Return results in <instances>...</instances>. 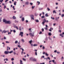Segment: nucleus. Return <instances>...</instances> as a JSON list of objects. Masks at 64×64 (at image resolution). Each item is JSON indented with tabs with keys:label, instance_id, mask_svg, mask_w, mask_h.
Segmentation results:
<instances>
[{
	"label": "nucleus",
	"instance_id": "obj_6",
	"mask_svg": "<svg viewBox=\"0 0 64 64\" xmlns=\"http://www.w3.org/2000/svg\"><path fill=\"white\" fill-rule=\"evenodd\" d=\"M20 64H23V62H22V60H20Z\"/></svg>",
	"mask_w": 64,
	"mask_h": 64
},
{
	"label": "nucleus",
	"instance_id": "obj_43",
	"mask_svg": "<svg viewBox=\"0 0 64 64\" xmlns=\"http://www.w3.org/2000/svg\"><path fill=\"white\" fill-rule=\"evenodd\" d=\"M34 7H35V6H32V9H34Z\"/></svg>",
	"mask_w": 64,
	"mask_h": 64
},
{
	"label": "nucleus",
	"instance_id": "obj_16",
	"mask_svg": "<svg viewBox=\"0 0 64 64\" xmlns=\"http://www.w3.org/2000/svg\"><path fill=\"white\" fill-rule=\"evenodd\" d=\"M60 36H61L62 37H63V34H60Z\"/></svg>",
	"mask_w": 64,
	"mask_h": 64
},
{
	"label": "nucleus",
	"instance_id": "obj_41",
	"mask_svg": "<svg viewBox=\"0 0 64 64\" xmlns=\"http://www.w3.org/2000/svg\"><path fill=\"white\" fill-rule=\"evenodd\" d=\"M35 54L36 55V56H37V52H36L35 53Z\"/></svg>",
	"mask_w": 64,
	"mask_h": 64
},
{
	"label": "nucleus",
	"instance_id": "obj_32",
	"mask_svg": "<svg viewBox=\"0 0 64 64\" xmlns=\"http://www.w3.org/2000/svg\"><path fill=\"white\" fill-rule=\"evenodd\" d=\"M2 12V9L0 8V12Z\"/></svg>",
	"mask_w": 64,
	"mask_h": 64
},
{
	"label": "nucleus",
	"instance_id": "obj_58",
	"mask_svg": "<svg viewBox=\"0 0 64 64\" xmlns=\"http://www.w3.org/2000/svg\"><path fill=\"white\" fill-rule=\"evenodd\" d=\"M42 48L43 49H45V47H44V46H43V47H42Z\"/></svg>",
	"mask_w": 64,
	"mask_h": 64
},
{
	"label": "nucleus",
	"instance_id": "obj_57",
	"mask_svg": "<svg viewBox=\"0 0 64 64\" xmlns=\"http://www.w3.org/2000/svg\"><path fill=\"white\" fill-rule=\"evenodd\" d=\"M6 61H8V59H7V58H6Z\"/></svg>",
	"mask_w": 64,
	"mask_h": 64
},
{
	"label": "nucleus",
	"instance_id": "obj_22",
	"mask_svg": "<svg viewBox=\"0 0 64 64\" xmlns=\"http://www.w3.org/2000/svg\"><path fill=\"white\" fill-rule=\"evenodd\" d=\"M45 54L46 56H48V54H47V53L46 52Z\"/></svg>",
	"mask_w": 64,
	"mask_h": 64
},
{
	"label": "nucleus",
	"instance_id": "obj_3",
	"mask_svg": "<svg viewBox=\"0 0 64 64\" xmlns=\"http://www.w3.org/2000/svg\"><path fill=\"white\" fill-rule=\"evenodd\" d=\"M23 32H20V35H21V36H23Z\"/></svg>",
	"mask_w": 64,
	"mask_h": 64
},
{
	"label": "nucleus",
	"instance_id": "obj_37",
	"mask_svg": "<svg viewBox=\"0 0 64 64\" xmlns=\"http://www.w3.org/2000/svg\"><path fill=\"white\" fill-rule=\"evenodd\" d=\"M13 32L14 33H15L16 32V31L15 30H13Z\"/></svg>",
	"mask_w": 64,
	"mask_h": 64
},
{
	"label": "nucleus",
	"instance_id": "obj_49",
	"mask_svg": "<svg viewBox=\"0 0 64 64\" xmlns=\"http://www.w3.org/2000/svg\"><path fill=\"white\" fill-rule=\"evenodd\" d=\"M46 28H48V26H47V25H46Z\"/></svg>",
	"mask_w": 64,
	"mask_h": 64
},
{
	"label": "nucleus",
	"instance_id": "obj_42",
	"mask_svg": "<svg viewBox=\"0 0 64 64\" xmlns=\"http://www.w3.org/2000/svg\"><path fill=\"white\" fill-rule=\"evenodd\" d=\"M52 62H53V63H54V62H55V60H52Z\"/></svg>",
	"mask_w": 64,
	"mask_h": 64
},
{
	"label": "nucleus",
	"instance_id": "obj_46",
	"mask_svg": "<svg viewBox=\"0 0 64 64\" xmlns=\"http://www.w3.org/2000/svg\"><path fill=\"white\" fill-rule=\"evenodd\" d=\"M7 48H8L9 50H10V47H8V46H7Z\"/></svg>",
	"mask_w": 64,
	"mask_h": 64
},
{
	"label": "nucleus",
	"instance_id": "obj_30",
	"mask_svg": "<svg viewBox=\"0 0 64 64\" xmlns=\"http://www.w3.org/2000/svg\"><path fill=\"white\" fill-rule=\"evenodd\" d=\"M11 60L12 61H13V60H14V58H12L11 59Z\"/></svg>",
	"mask_w": 64,
	"mask_h": 64
},
{
	"label": "nucleus",
	"instance_id": "obj_56",
	"mask_svg": "<svg viewBox=\"0 0 64 64\" xmlns=\"http://www.w3.org/2000/svg\"><path fill=\"white\" fill-rule=\"evenodd\" d=\"M28 20H26V23H28Z\"/></svg>",
	"mask_w": 64,
	"mask_h": 64
},
{
	"label": "nucleus",
	"instance_id": "obj_8",
	"mask_svg": "<svg viewBox=\"0 0 64 64\" xmlns=\"http://www.w3.org/2000/svg\"><path fill=\"white\" fill-rule=\"evenodd\" d=\"M59 19V17H58L57 18V17H56V20H58V19Z\"/></svg>",
	"mask_w": 64,
	"mask_h": 64
},
{
	"label": "nucleus",
	"instance_id": "obj_7",
	"mask_svg": "<svg viewBox=\"0 0 64 64\" xmlns=\"http://www.w3.org/2000/svg\"><path fill=\"white\" fill-rule=\"evenodd\" d=\"M3 22L4 23H6L7 22V20H3Z\"/></svg>",
	"mask_w": 64,
	"mask_h": 64
},
{
	"label": "nucleus",
	"instance_id": "obj_35",
	"mask_svg": "<svg viewBox=\"0 0 64 64\" xmlns=\"http://www.w3.org/2000/svg\"><path fill=\"white\" fill-rule=\"evenodd\" d=\"M39 10H42V9H43V8H39Z\"/></svg>",
	"mask_w": 64,
	"mask_h": 64
},
{
	"label": "nucleus",
	"instance_id": "obj_33",
	"mask_svg": "<svg viewBox=\"0 0 64 64\" xmlns=\"http://www.w3.org/2000/svg\"><path fill=\"white\" fill-rule=\"evenodd\" d=\"M38 45L37 44H34V46H37Z\"/></svg>",
	"mask_w": 64,
	"mask_h": 64
},
{
	"label": "nucleus",
	"instance_id": "obj_62",
	"mask_svg": "<svg viewBox=\"0 0 64 64\" xmlns=\"http://www.w3.org/2000/svg\"><path fill=\"white\" fill-rule=\"evenodd\" d=\"M4 39H6V37H5V36H4Z\"/></svg>",
	"mask_w": 64,
	"mask_h": 64
},
{
	"label": "nucleus",
	"instance_id": "obj_38",
	"mask_svg": "<svg viewBox=\"0 0 64 64\" xmlns=\"http://www.w3.org/2000/svg\"><path fill=\"white\" fill-rule=\"evenodd\" d=\"M18 47H20H20H21V46H20V44H18Z\"/></svg>",
	"mask_w": 64,
	"mask_h": 64
},
{
	"label": "nucleus",
	"instance_id": "obj_48",
	"mask_svg": "<svg viewBox=\"0 0 64 64\" xmlns=\"http://www.w3.org/2000/svg\"><path fill=\"white\" fill-rule=\"evenodd\" d=\"M6 43H9V42H8V41H7L6 42Z\"/></svg>",
	"mask_w": 64,
	"mask_h": 64
},
{
	"label": "nucleus",
	"instance_id": "obj_54",
	"mask_svg": "<svg viewBox=\"0 0 64 64\" xmlns=\"http://www.w3.org/2000/svg\"><path fill=\"white\" fill-rule=\"evenodd\" d=\"M30 5H32L33 4V3L31 2V3H30Z\"/></svg>",
	"mask_w": 64,
	"mask_h": 64
},
{
	"label": "nucleus",
	"instance_id": "obj_60",
	"mask_svg": "<svg viewBox=\"0 0 64 64\" xmlns=\"http://www.w3.org/2000/svg\"><path fill=\"white\" fill-rule=\"evenodd\" d=\"M16 28L17 29V30H18V29H19L18 28L17 26L16 27Z\"/></svg>",
	"mask_w": 64,
	"mask_h": 64
},
{
	"label": "nucleus",
	"instance_id": "obj_59",
	"mask_svg": "<svg viewBox=\"0 0 64 64\" xmlns=\"http://www.w3.org/2000/svg\"><path fill=\"white\" fill-rule=\"evenodd\" d=\"M46 23H48V22H49V21H48V20H47L46 21Z\"/></svg>",
	"mask_w": 64,
	"mask_h": 64
},
{
	"label": "nucleus",
	"instance_id": "obj_18",
	"mask_svg": "<svg viewBox=\"0 0 64 64\" xmlns=\"http://www.w3.org/2000/svg\"><path fill=\"white\" fill-rule=\"evenodd\" d=\"M24 18H22V21H24Z\"/></svg>",
	"mask_w": 64,
	"mask_h": 64
},
{
	"label": "nucleus",
	"instance_id": "obj_28",
	"mask_svg": "<svg viewBox=\"0 0 64 64\" xmlns=\"http://www.w3.org/2000/svg\"><path fill=\"white\" fill-rule=\"evenodd\" d=\"M17 43H18V41L16 40L15 41V44H17Z\"/></svg>",
	"mask_w": 64,
	"mask_h": 64
},
{
	"label": "nucleus",
	"instance_id": "obj_12",
	"mask_svg": "<svg viewBox=\"0 0 64 64\" xmlns=\"http://www.w3.org/2000/svg\"><path fill=\"white\" fill-rule=\"evenodd\" d=\"M51 32H49L48 33V34L49 36H51V35H52V34H51Z\"/></svg>",
	"mask_w": 64,
	"mask_h": 64
},
{
	"label": "nucleus",
	"instance_id": "obj_10",
	"mask_svg": "<svg viewBox=\"0 0 64 64\" xmlns=\"http://www.w3.org/2000/svg\"><path fill=\"white\" fill-rule=\"evenodd\" d=\"M12 19L14 20L16 19V17H15V16H13L12 17Z\"/></svg>",
	"mask_w": 64,
	"mask_h": 64
},
{
	"label": "nucleus",
	"instance_id": "obj_23",
	"mask_svg": "<svg viewBox=\"0 0 64 64\" xmlns=\"http://www.w3.org/2000/svg\"><path fill=\"white\" fill-rule=\"evenodd\" d=\"M32 40H31L29 42L30 44H31V43H32Z\"/></svg>",
	"mask_w": 64,
	"mask_h": 64
},
{
	"label": "nucleus",
	"instance_id": "obj_20",
	"mask_svg": "<svg viewBox=\"0 0 64 64\" xmlns=\"http://www.w3.org/2000/svg\"><path fill=\"white\" fill-rule=\"evenodd\" d=\"M19 30H20V31H21V26H20L19 28Z\"/></svg>",
	"mask_w": 64,
	"mask_h": 64
},
{
	"label": "nucleus",
	"instance_id": "obj_47",
	"mask_svg": "<svg viewBox=\"0 0 64 64\" xmlns=\"http://www.w3.org/2000/svg\"><path fill=\"white\" fill-rule=\"evenodd\" d=\"M54 53H56L57 52V50H56L54 51Z\"/></svg>",
	"mask_w": 64,
	"mask_h": 64
},
{
	"label": "nucleus",
	"instance_id": "obj_50",
	"mask_svg": "<svg viewBox=\"0 0 64 64\" xmlns=\"http://www.w3.org/2000/svg\"><path fill=\"white\" fill-rule=\"evenodd\" d=\"M63 59H64V58L62 56V60H63Z\"/></svg>",
	"mask_w": 64,
	"mask_h": 64
},
{
	"label": "nucleus",
	"instance_id": "obj_51",
	"mask_svg": "<svg viewBox=\"0 0 64 64\" xmlns=\"http://www.w3.org/2000/svg\"><path fill=\"white\" fill-rule=\"evenodd\" d=\"M14 55H15L16 54V52H14Z\"/></svg>",
	"mask_w": 64,
	"mask_h": 64
},
{
	"label": "nucleus",
	"instance_id": "obj_61",
	"mask_svg": "<svg viewBox=\"0 0 64 64\" xmlns=\"http://www.w3.org/2000/svg\"><path fill=\"white\" fill-rule=\"evenodd\" d=\"M6 6H4V9H5V8H6Z\"/></svg>",
	"mask_w": 64,
	"mask_h": 64
},
{
	"label": "nucleus",
	"instance_id": "obj_13",
	"mask_svg": "<svg viewBox=\"0 0 64 64\" xmlns=\"http://www.w3.org/2000/svg\"><path fill=\"white\" fill-rule=\"evenodd\" d=\"M36 60L35 58H33L32 61H36Z\"/></svg>",
	"mask_w": 64,
	"mask_h": 64
},
{
	"label": "nucleus",
	"instance_id": "obj_21",
	"mask_svg": "<svg viewBox=\"0 0 64 64\" xmlns=\"http://www.w3.org/2000/svg\"><path fill=\"white\" fill-rule=\"evenodd\" d=\"M45 40L46 41H47V40H48V38H47V37H46Z\"/></svg>",
	"mask_w": 64,
	"mask_h": 64
},
{
	"label": "nucleus",
	"instance_id": "obj_24",
	"mask_svg": "<svg viewBox=\"0 0 64 64\" xmlns=\"http://www.w3.org/2000/svg\"><path fill=\"white\" fill-rule=\"evenodd\" d=\"M26 5H28V4H29V2H26Z\"/></svg>",
	"mask_w": 64,
	"mask_h": 64
},
{
	"label": "nucleus",
	"instance_id": "obj_29",
	"mask_svg": "<svg viewBox=\"0 0 64 64\" xmlns=\"http://www.w3.org/2000/svg\"><path fill=\"white\" fill-rule=\"evenodd\" d=\"M64 16V14H62L61 15V17H63Z\"/></svg>",
	"mask_w": 64,
	"mask_h": 64
},
{
	"label": "nucleus",
	"instance_id": "obj_36",
	"mask_svg": "<svg viewBox=\"0 0 64 64\" xmlns=\"http://www.w3.org/2000/svg\"><path fill=\"white\" fill-rule=\"evenodd\" d=\"M42 18H45V16H43L41 17Z\"/></svg>",
	"mask_w": 64,
	"mask_h": 64
},
{
	"label": "nucleus",
	"instance_id": "obj_55",
	"mask_svg": "<svg viewBox=\"0 0 64 64\" xmlns=\"http://www.w3.org/2000/svg\"><path fill=\"white\" fill-rule=\"evenodd\" d=\"M44 28H45V30H47L48 29L46 27Z\"/></svg>",
	"mask_w": 64,
	"mask_h": 64
},
{
	"label": "nucleus",
	"instance_id": "obj_5",
	"mask_svg": "<svg viewBox=\"0 0 64 64\" xmlns=\"http://www.w3.org/2000/svg\"><path fill=\"white\" fill-rule=\"evenodd\" d=\"M6 23L10 24L11 23V22H10V21H6Z\"/></svg>",
	"mask_w": 64,
	"mask_h": 64
},
{
	"label": "nucleus",
	"instance_id": "obj_40",
	"mask_svg": "<svg viewBox=\"0 0 64 64\" xmlns=\"http://www.w3.org/2000/svg\"><path fill=\"white\" fill-rule=\"evenodd\" d=\"M37 3H38V5H39V4H40V2H38V1L37 2Z\"/></svg>",
	"mask_w": 64,
	"mask_h": 64
},
{
	"label": "nucleus",
	"instance_id": "obj_4",
	"mask_svg": "<svg viewBox=\"0 0 64 64\" xmlns=\"http://www.w3.org/2000/svg\"><path fill=\"white\" fill-rule=\"evenodd\" d=\"M9 51H5L4 52V53L5 54H8V53H9Z\"/></svg>",
	"mask_w": 64,
	"mask_h": 64
},
{
	"label": "nucleus",
	"instance_id": "obj_39",
	"mask_svg": "<svg viewBox=\"0 0 64 64\" xmlns=\"http://www.w3.org/2000/svg\"><path fill=\"white\" fill-rule=\"evenodd\" d=\"M47 58H48V59L49 60H50V57H48Z\"/></svg>",
	"mask_w": 64,
	"mask_h": 64
},
{
	"label": "nucleus",
	"instance_id": "obj_45",
	"mask_svg": "<svg viewBox=\"0 0 64 64\" xmlns=\"http://www.w3.org/2000/svg\"><path fill=\"white\" fill-rule=\"evenodd\" d=\"M35 15L36 16H37L38 15V14H37V13H36L35 14Z\"/></svg>",
	"mask_w": 64,
	"mask_h": 64
},
{
	"label": "nucleus",
	"instance_id": "obj_27",
	"mask_svg": "<svg viewBox=\"0 0 64 64\" xmlns=\"http://www.w3.org/2000/svg\"><path fill=\"white\" fill-rule=\"evenodd\" d=\"M35 21H36V22H39V20H35Z\"/></svg>",
	"mask_w": 64,
	"mask_h": 64
},
{
	"label": "nucleus",
	"instance_id": "obj_64",
	"mask_svg": "<svg viewBox=\"0 0 64 64\" xmlns=\"http://www.w3.org/2000/svg\"><path fill=\"white\" fill-rule=\"evenodd\" d=\"M40 64H45V63H40Z\"/></svg>",
	"mask_w": 64,
	"mask_h": 64
},
{
	"label": "nucleus",
	"instance_id": "obj_11",
	"mask_svg": "<svg viewBox=\"0 0 64 64\" xmlns=\"http://www.w3.org/2000/svg\"><path fill=\"white\" fill-rule=\"evenodd\" d=\"M34 16L32 15V16H31V18L32 19H33L34 20Z\"/></svg>",
	"mask_w": 64,
	"mask_h": 64
},
{
	"label": "nucleus",
	"instance_id": "obj_52",
	"mask_svg": "<svg viewBox=\"0 0 64 64\" xmlns=\"http://www.w3.org/2000/svg\"><path fill=\"white\" fill-rule=\"evenodd\" d=\"M57 53L58 54H60V52H57Z\"/></svg>",
	"mask_w": 64,
	"mask_h": 64
},
{
	"label": "nucleus",
	"instance_id": "obj_53",
	"mask_svg": "<svg viewBox=\"0 0 64 64\" xmlns=\"http://www.w3.org/2000/svg\"><path fill=\"white\" fill-rule=\"evenodd\" d=\"M49 31H50V32H52V30H51V29L49 30Z\"/></svg>",
	"mask_w": 64,
	"mask_h": 64
},
{
	"label": "nucleus",
	"instance_id": "obj_44",
	"mask_svg": "<svg viewBox=\"0 0 64 64\" xmlns=\"http://www.w3.org/2000/svg\"><path fill=\"white\" fill-rule=\"evenodd\" d=\"M47 9H48V11H50V9L49 8H47Z\"/></svg>",
	"mask_w": 64,
	"mask_h": 64
},
{
	"label": "nucleus",
	"instance_id": "obj_19",
	"mask_svg": "<svg viewBox=\"0 0 64 64\" xmlns=\"http://www.w3.org/2000/svg\"><path fill=\"white\" fill-rule=\"evenodd\" d=\"M7 30H3V32L4 33H6V32H7Z\"/></svg>",
	"mask_w": 64,
	"mask_h": 64
},
{
	"label": "nucleus",
	"instance_id": "obj_63",
	"mask_svg": "<svg viewBox=\"0 0 64 64\" xmlns=\"http://www.w3.org/2000/svg\"><path fill=\"white\" fill-rule=\"evenodd\" d=\"M42 32H44V29H43V28L42 29Z\"/></svg>",
	"mask_w": 64,
	"mask_h": 64
},
{
	"label": "nucleus",
	"instance_id": "obj_9",
	"mask_svg": "<svg viewBox=\"0 0 64 64\" xmlns=\"http://www.w3.org/2000/svg\"><path fill=\"white\" fill-rule=\"evenodd\" d=\"M53 13H55V14H56V10H54L53 11Z\"/></svg>",
	"mask_w": 64,
	"mask_h": 64
},
{
	"label": "nucleus",
	"instance_id": "obj_15",
	"mask_svg": "<svg viewBox=\"0 0 64 64\" xmlns=\"http://www.w3.org/2000/svg\"><path fill=\"white\" fill-rule=\"evenodd\" d=\"M13 50H12L11 51L9 52V53H10V54H11V53H13Z\"/></svg>",
	"mask_w": 64,
	"mask_h": 64
},
{
	"label": "nucleus",
	"instance_id": "obj_14",
	"mask_svg": "<svg viewBox=\"0 0 64 64\" xmlns=\"http://www.w3.org/2000/svg\"><path fill=\"white\" fill-rule=\"evenodd\" d=\"M33 58H30V60H32L33 61Z\"/></svg>",
	"mask_w": 64,
	"mask_h": 64
},
{
	"label": "nucleus",
	"instance_id": "obj_2",
	"mask_svg": "<svg viewBox=\"0 0 64 64\" xmlns=\"http://www.w3.org/2000/svg\"><path fill=\"white\" fill-rule=\"evenodd\" d=\"M46 22V19H44L43 20V22L42 23V24H43V25H44V23Z\"/></svg>",
	"mask_w": 64,
	"mask_h": 64
},
{
	"label": "nucleus",
	"instance_id": "obj_31",
	"mask_svg": "<svg viewBox=\"0 0 64 64\" xmlns=\"http://www.w3.org/2000/svg\"><path fill=\"white\" fill-rule=\"evenodd\" d=\"M22 60H24V61H26V59H25L24 58H22Z\"/></svg>",
	"mask_w": 64,
	"mask_h": 64
},
{
	"label": "nucleus",
	"instance_id": "obj_26",
	"mask_svg": "<svg viewBox=\"0 0 64 64\" xmlns=\"http://www.w3.org/2000/svg\"><path fill=\"white\" fill-rule=\"evenodd\" d=\"M21 41H22L23 42H24V39H22L21 40Z\"/></svg>",
	"mask_w": 64,
	"mask_h": 64
},
{
	"label": "nucleus",
	"instance_id": "obj_34",
	"mask_svg": "<svg viewBox=\"0 0 64 64\" xmlns=\"http://www.w3.org/2000/svg\"><path fill=\"white\" fill-rule=\"evenodd\" d=\"M16 2H14V5H16Z\"/></svg>",
	"mask_w": 64,
	"mask_h": 64
},
{
	"label": "nucleus",
	"instance_id": "obj_1",
	"mask_svg": "<svg viewBox=\"0 0 64 64\" xmlns=\"http://www.w3.org/2000/svg\"><path fill=\"white\" fill-rule=\"evenodd\" d=\"M35 32H32V33H30L29 34L30 35V36H34V33Z\"/></svg>",
	"mask_w": 64,
	"mask_h": 64
},
{
	"label": "nucleus",
	"instance_id": "obj_17",
	"mask_svg": "<svg viewBox=\"0 0 64 64\" xmlns=\"http://www.w3.org/2000/svg\"><path fill=\"white\" fill-rule=\"evenodd\" d=\"M45 16L46 17H48L49 16V15H48V14H46Z\"/></svg>",
	"mask_w": 64,
	"mask_h": 64
},
{
	"label": "nucleus",
	"instance_id": "obj_25",
	"mask_svg": "<svg viewBox=\"0 0 64 64\" xmlns=\"http://www.w3.org/2000/svg\"><path fill=\"white\" fill-rule=\"evenodd\" d=\"M20 49H22V51H24V50L23 48H20Z\"/></svg>",
	"mask_w": 64,
	"mask_h": 64
}]
</instances>
